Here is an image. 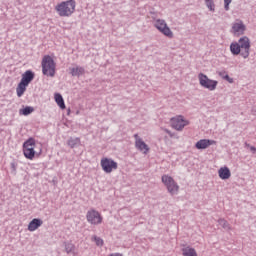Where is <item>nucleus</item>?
<instances>
[{
	"instance_id": "obj_4",
	"label": "nucleus",
	"mask_w": 256,
	"mask_h": 256,
	"mask_svg": "<svg viewBox=\"0 0 256 256\" xmlns=\"http://www.w3.org/2000/svg\"><path fill=\"white\" fill-rule=\"evenodd\" d=\"M57 65L55 64V60L49 55H46L42 59V73L43 75H47V77H55V68Z\"/></svg>"
},
{
	"instance_id": "obj_24",
	"label": "nucleus",
	"mask_w": 256,
	"mask_h": 256,
	"mask_svg": "<svg viewBox=\"0 0 256 256\" xmlns=\"http://www.w3.org/2000/svg\"><path fill=\"white\" fill-rule=\"evenodd\" d=\"M92 241H94L98 247H103V239H101V237L93 236Z\"/></svg>"
},
{
	"instance_id": "obj_13",
	"label": "nucleus",
	"mask_w": 256,
	"mask_h": 256,
	"mask_svg": "<svg viewBox=\"0 0 256 256\" xmlns=\"http://www.w3.org/2000/svg\"><path fill=\"white\" fill-rule=\"evenodd\" d=\"M134 137H135L136 149H138V151L143 153V155H147V153H149L150 151L149 145H147V143H145V141H143V139H141L139 135L136 134L134 135Z\"/></svg>"
},
{
	"instance_id": "obj_17",
	"label": "nucleus",
	"mask_w": 256,
	"mask_h": 256,
	"mask_svg": "<svg viewBox=\"0 0 256 256\" xmlns=\"http://www.w3.org/2000/svg\"><path fill=\"white\" fill-rule=\"evenodd\" d=\"M43 225V220L39 218H34L29 224H28V231H37L38 227H41Z\"/></svg>"
},
{
	"instance_id": "obj_21",
	"label": "nucleus",
	"mask_w": 256,
	"mask_h": 256,
	"mask_svg": "<svg viewBox=\"0 0 256 256\" xmlns=\"http://www.w3.org/2000/svg\"><path fill=\"white\" fill-rule=\"evenodd\" d=\"M55 101L60 109H65V100H63V96L61 94H55Z\"/></svg>"
},
{
	"instance_id": "obj_5",
	"label": "nucleus",
	"mask_w": 256,
	"mask_h": 256,
	"mask_svg": "<svg viewBox=\"0 0 256 256\" xmlns=\"http://www.w3.org/2000/svg\"><path fill=\"white\" fill-rule=\"evenodd\" d=\"M161 181L166 187L168 193H170V195H177V193H179V184L175 182V179H173V177L164 174L161 177Z\"/></svg>"
},
{
	"instance_id": "obj_2",
	"label": "nucleus",
	"mask_w": 256,
	"mask_h": 256,
	"mask_svg": "<svg viewBox=\"0 0 256 256\" xmlns=\"http://www.w3.org/2000/svg\"><path fill=\"white\" fill-rule=\"evenodd\" d=\"M76 6L75 0H67L59 3L55 9L60 17H71L75 13Z\"/></svg>"
},
{
	"instance_id": "obj_11",
	"label": "nucleus",
	"mask_w": 256,
	"mask_h": 256,
	"mask_svg": "<svg viewBox=\"0 0 256 256\" xmlns=\"http://www.w3.org/2000/svg\"><path fill=\"white\" fill-rule=\"evenodd\" d=\"M100 165L105 173H112L118 167L117 162L109 158H102Z\"/></svg>"
},
{
	"instance_id": "obj_6",
	"label": "nucleus",
	"mask_w": 256,
	"mask_h": 256,
	"mask_svg": "<svg viewBox=\"0 0 256 256\" xmlns=\"http://www.w3.org/2000/svg\"><path fill=\"white\" fill-rule=\"evenodd\" d=\"M198 81L201 87L208 89V91H215L219 82L217 80H211L209 77L203 73L198 74Z\"/></svg>"
},
{
	"instance_id": "obj_28",
	"label": "nucleus",
	"mask_w": 256,
	"mask_h": 256,
	"mask_svg": "<svg viewBox=\"0 0 256 256\" xmlns=\"http://www.w3.org/2000/svg\"><path fill=\"white\" fill-rule=\"evenodd\" d=\"M223 79L228 81V83H233V78L229 77V75H227V74H225V76H223Z\"/></svg>"
},
{
	"instance_id": "obj_9",
	"label": "nucleus",
	"mask_w": 256,
	"mask_h": 256,
	"mask_svg": "<svg viewBox=\"0 0 256 256\" xmlns=\"http://www.w3.org/2000/svg\"><path fill=\"white\" fill-rule=\"evenodd\" d=\"M86 220L90 225H101L103 223V216L95 209H90L86 213Z\"/></svg>"
},
{
	"instance_id": "obj_26",
	"label": "nucleus",
	"mask_w": 256,
	"mask_h": 256,
	"mask_svg": "<svg viewBox=\"0 0 256 256\" xmlns=\"http://www.w3.org/2000/svg\"><path fill=\"white\" fill-rule=\"evenodd\" d=\"M233 0H224V9L225 11H229V5H231Z\"/></svg>"
},
{
	"instance_id": "obj_15",
	"label": "nucleus",
	"mask_w": 256,
	"mask_h": 256,
	"mask_svg": "<svg viewBox=\"0 0 256 256\" xmlns=\"http://www.w3.org/2000/svg\"><path fill=\"white\" fill-rule=\"evenodd\" d=\"M218 175H219L220 179L225 181V180L231 178V170H229V167H227V166L221 167L218 170Z\"/></svg>"
},
{
	"instance_id": "obj_12",
	"label": "nucleus",
	"mask_w": 256,
	"mask_h": 256,
	"mask_svg": "<svg viewBox=\"0 0 256 256\" xmlns=\"http://www.w3.org/2000/svg\"><path fill=\"white\" fill-rule=\"evenodd\" d=\"M247 27L241 20H236L232 24L231 33L234 35V37H241V35L245 34Z\"/></svg>"
},
{
	"instance_id": "obj_18",
	"label": "nucleus",
	"mask_w": 256,
	"mask_h": 256,
	"mask_svg": "<svg viewBox=\"0 0 256 256\" xmlns=\"http://www.w3.org/2000/svg\"><path fill=\"white\" fill-rule=\"evenodd\" d=\"M70 74L72 77H81V75H85V68L81 66L70 68Z\"/></svg>"
},
{
	"instance_id": "obj_20",
	"label": "nucleus",
	"mask_w": 256,
	"mask_h": 256,
	"mask_svg": "<svg viewBox=\"0 0 256 256\" xmlns=\"http://www.w3.org/2000/svg\"><path fill=\"white\" fill-rule=\"evenodd\" d=\"M67 145L69 147H71V149H74V147L81 145V139L80 138H70L67 141Z\"/></svg>"
},
{
	"instance_id": "obj_8",
	"label": "nucleus",
	"mask_w": 256,
	"mask_h": 256,
	"mask_svg": "<svg viewBox=\"0 0 256 256\" xmlns=\"http://www.w3.org/2000/svg\"><path fill=\"white\" fill-rule=\"evenodd\" d=\"M23 153L26 159H35V139L29 138L23 143Z\"/></svg>"
},
{
	"instance_id": "obj_1",
	"label": "nucleus",
	"mask_w": 256,
	"mask_h": 256,
	"mask_svg": "<svg viewBox=\"0 0 256 256\" xmlns=\"http://www.w3.org/2000/svg\"><path fill=\"white\" fill-rule=\"evenodd\" d=\"M232 55H241L243 59H247L251 53V40L247 36L241 37L238 42L230 44Z\"/></svg>"
},
{
	"instance_id": "obj_23",
	"label": "nucleus",
	"mask_w": 256,
	"mask_h": 256,
	"mask_svg": "<svg viewBox=\"0 0 256 256\" xmlns=\"http://www.w3.org/2000/svg\"><path fill=\"white\" fill-rule=\"evenodd\" d=\"M205 4L209 11H215V2L213 0H205Z\"/></svg>"
},
{
	"instance_id": "obj_29",
	"label": "nucleus",
	"mask_w": 256,
	"mask_h": 256,
	"mask_svg": "<svg viewBox=\"0 0 256 256\" xmlns=\"http://www.w3.org/2000/svg\"><path fill=\"white\" fill-rule=\"evenodd\" d=\"M110 256H123V255H121L120 253H112L110 254Z\"/></svg>"
},
{
	"instance_id": "obj_7",
	"label": "nucleus",
	"mask_w": 256,
	"mask_h": 256,
	"mask_svg": "<svg viewBox=\"0 0 256 256\" xmlns=\"http://www.w3.org/2000/svg\"><path fill=\"white\" fill-rule=\"evenodd\" d=\"M154 27L162 33L165 37H168V39H173V31H171V28L167 25V22L163 19H156L154 21Z\"/></svg>"
},
{
	"instance_id": "obj_16",
	"label": "nucleus",
	"mask_w": 256,
	"mask_h": 256,
	"mask_svg": "<svg viewBox=\"0 0 256 256\" xmlns=\"http://www.w3.org/2000/svg\"><path fill=\"white\" fill-rule=\"evenodd\" d=\"M64 250L67 255L78 256L79 254L75 250V244L71 242H64Z\"/></svg>"
},
{
	"instance_id": "obj_32",
	"label": "nucleus",
	"mask_w": 256,
	"mask_h": 256,
	"mask_svg": "<svg viewBox=\"0 0 256 256\" xmlns=\"http://www.w3.org/2000/svg\"><path fill=\"white\" fill-rule=\"evenodd\" d=\"M166 133H171V132H169V130H166Z\"/></svg>"
},
{
	"instance_id": "obj_10",
	"label": "nucleus",
	"mask_w": 256,
	"mask_h": 256,
	"mask_svg": "<svg viewBox=\"0 0 256 256\" xmlns=\"http://www.w3.org/2000/svg\"><path fill=\"white\" fill-rule=\"evenodd\" d=\"M189 125L188 120H186L183 116L179 115L176 117H173L171 119V127L175 129L176 131H183L185 127Z\"/></svg>"
},
{
	"instance_id": "obj_25",
	"label": "nucleus",
	"mask_w": 256,
	"mask_h": 256,
	"mask_svg": "<svg viewBox=\"0 0 256 256\" xmlns=\"http://www.w3.org/2000/svg\"><path fill=\"white\" fill-rule=\"evenodd\" d=\"M17 166H18V164L15 161L10 163V169H11L12 173H14V174L17 173Z\"/></svg>"
},
{
	"instance_id": "obj_22",
	"label": "nucleus",
	"mask_w": 256,
	"mask_h": 256,
	"mask_svg": "<svg viewBox=\"0 0 256 256\" xmlns=\"http://www.w3.org/2000/svg\"><path fill=\"white\" fill-rule=\"evenodd\" d=\"M33 111H35V109L31 106H26L24 109H20V115H31V113H33Z\"/></svg>"
},
{
	"instance_id": "obj_27",
	"label": "nucleus",
	"mask_w": 256,
	"mask_h": 256,
	"mask_svg": "<svg viewBox=\"0 0 256 256\" xmlns=\"http://www.w3.org/2000/svg\"><path fill=\"white\" fill-rule=\"evenodd\" d=\"M219 223L224 227V229H227L229 227V223H227L226 220H219Z\"/></svg>"
},
{
	"instance_id": "obj_14",
	"label": "nucleus",
	"mask_w": 256,
	"mask_h": 256,
	"mask_svg": "<svg viewBox=\"0 0 256 256\" xmlns=\"http://www.w3.org/2000/svg\"><path fill=\"white\" fill-rule=\"evenodd\" d=\"M211 145H217V141L209 140V139H201L196 144V149H207L211 147Z\"/></svg>"
},
{
	"instance_id": "obj_31",
	"label": "nucleus",
	"mask_w": 256,
	"mask_h": 256,
	"mask_svg": "<svg viewBox=\"0 0 256 256\" xmlns=\"http://www.w3.org/2000/svg\"><path fill=\"white\" fill-rule=\"evenodd\" d=\"M250 151H253V153H255L256 148H255V147H253V146H251V147H250Z\"/></svg>"
},
{
	"instance_id": "obj_19",
	"label": "nucleus",
	"mask_w": 256,
	"mask_h": 256,
	"mask_svg": "<svg viewBox=\"0 0 256 256\" xmlns=\"http://www.w3.org/2000/svg\"><path fill=\"white\" fill-rule=\"evenodd\" d=\"M183 256H197V250L195 248H191L189 246L182 249Z\"/></svg>"
},
{
	"instance_id": "obj_3",
	"label": "nucleus",
	"mask_w": 256,
	"mask_h": 256,
	"mask_svg": "<svg viewBox=\"0 0 256 256\" xmlns=\"http://www.w3.org/2000/svg\"><path fill=\"white\" fill-rule=\"evenodd\" d=\"M35 79V73L31 70H27L23 75L20 83L16 88L17 97H23L29 87V83Z\"/></svg>"
},
{
	"instance_id": "obj_30",
	"label": "nucleus",
	"mask_w": 256,
	"mask_h": 256,
	"mask_svg": "<svg viewBox=\"0 0 256 256\" xmlns=\"http://www.w3.org/2000/svg\"><path fill=\"white\" fill-rule=\"evenodd\" d=\"M225 75H226L225 72H219V76L222 77V79L223 77H225Z\"/></svg>"
}]
</instances>
